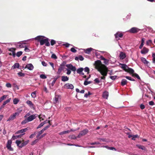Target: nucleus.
Listing matches in <instances>:
<instances>
[{
    "mask_svg": "<svg viewBox=\"0 0 155 155\" xmlns=\"http://www.w3.org/2000/svg\"><path fill=\"white\" fill-rule=\"evenodd\" d=\"M127 81L126 80L124 79H122L121 82V85L123 86L127 84Z\"/></svg>",
    "mask_w": 155,
    "mask_h": 155,
    "instance_id": "32",
    "label": "nucleus"
},
{
    "mask_svg": "<svg viewBox=\"0 0 155 155\" xmlns=\"http://www.w3.org/2000/svg\"><path fill=\"white\" fill-rule=\"evenodd\" d=\"M56 43V41L54 40H51V45L52 46L54 45Z\"/></svg>",
    "mask_w": 155,
    "mask_h": 155,
    "instance_id": "51",
    "label": "nucleus"
},
{
    "mask_svg": "<svg viewBox=\"0 0 155 155\" xmlns=\"http://www.w3.org/2000/svg\"><path fill=\"white\" fill-rule=\"evenodd\" d=\"M125 77L127 79L129 80L130 81H134V79H132L129 76H125Z\"/></svg>",
    "mask_w": 155,
    "mask_h": 155,
    "instance_id": "49",
    "label": "nucleus"
},
{
    "mask_svg": "<svg viewBox=\"0 0 155 155\" xmlns=\"http://www.w3.org/2000/svg\"><path fill=\"white\" fill-rule=\"evenodd\" d=\"M88 132V130L87 129H85L83 130L80 132L78 136V137H80L83 136L84 135H85Z\"/></svg>",
    "mask_w": 155,
    "mask_h": 155,
    "instance_id": "9",
    "label": "nucleus"
},
{
    "mask_svg": "<svg viewBox=\"0 0 155 155\" xmlns=\"http://www.w3.org/2000/svg\"><path fill=\"white\" fill-rule=\"evenodd\" d=\"M19 67V63H15L12 67V68L15 69L16 68H18Z\"/></svg>",
    "mask_w": 155,
    "mask_h": 155,
    "instance_id": "34",
    "label": "nucleus"
},
{
    "mask_svg": "<svg viewBox=\"0 0 155 155\" xmlns=\"http://www.w3.org/2000/svg\"><path fill=\"white\" fill-rule=\"evenodd\" d=\"M152 43V41L151 40H149L146 41V44L147 45H150Z\"/></svg>",
    "mask_w": 155,
    "mask_h": 155,
    "instance_id": "38",
    "label": "nucleus"
},
{
    "mask_svg": "<svg viewBox=\"0 0 155 155\" xmlns=\"http://www.w3.org/2000/svg\"><path fill=\"white\" fill-rule=\"evenodd\" d=\"M28 119L27 118L26 119L22 121L21 122V124L23 125L25 124L26 123L29 122V121H28Z\"/></svg>",
    "mask_w": 155,
    "mask_h": 155,
    "instance_id": "40",
    "label": "nucleus"
},
{
    "mask_svg": "<svg viewBox=\"0 0 155 155\" xmlns=\"http://www.w3.org/2000/svg\"><path fill=\"white\" fill-rule=\"evenodd\" d=\"M83 68H80L78 69L77 71V73L78 74H80L83 71Z\"/></svg>",
    "mask_w": 155,
    "mask_h": 155,
    "instance_id": "35",
    "label": "nucleus"
},
{
    "mask_svg": "<svg viewBox=\"0 0 155 155\" xmlns=\"http://www.w3.org/2000/svg\"><path fill=\"white\" fill-rule=\"evenodd\" d=\"M16 116H17V115L15 114V113H14L12 115L10 116L8 119L7 120V121H8L13 120L15 118Z\"/></svg>",
    "mask_w": 155,
    "mask_h": 155,
    "instance_id": "17",
    "label": "nucleus"
},
{
    "mask_svg": "<svg viewBox=\"0 0 155 155\" xmlns=\"http://www.w3.org/2000/svg\"><path fill=\"white\" fill-rule=\"evenodd\" d=\"M63 45L65 46L66 47H68L70 45H71L68 43H66L65 44H63Z\"/></svg>",
    "mask_w": 155,
    "mask_h": 155,
    "instance_id": "64",
    "label": "nucleus"
},
{
    "mask_svg": "<svg viewBox=\"0 0 155 155\" xmlns=\"http://www.w3.org/2000/svg\"><path fill=\"white\" fill-rule=\"evenodd\" d=\"M104 147H106V148H107L108 149H110V150H116V149L115 148H114V147H108L107 146H104Z\"/></svg>",
    "mask_w": 155,
    "mask_h": 155,
    "instance_id": "47",
    "label": "nucleus"
},
{
    "mask_svg": "<svg viewBox=\"0 0 155 155\" xmlns=\"http://www.w3.org/2000/svg\"><path fill=\"white\" fill-rule=\"evenodd\" d=\"M7 95H4L0 98V102L5 99L7 97Z\"/></svg>",
    "mask_w": 155,
    "mask_h": 155,
    "instance_id": "39",
    "label": "nucleus"
},
{
    "mask_svg": "<svg viewBox=\"0 0 155 155\" xmlns=\"http://www.w3.org/2000/svg\"><path fill=\"white\" fill-rule=\"evenodd\" d=\"M61 99V97L59 95H55L53 99V103L54 104L58 103Z\"/></svg>",
    "mask_w": 155,
    "mask_h": 155,
    "instance_id": "5",
    "label": "nucleus"
},
{
    "mask_svg": "<svg viewBox=\"0 0 155 155\" xmlns=\"http://www.w3.org/2000/svg\"><path fill=\"white\" fill-rule=\"evenodd\" d=\"M123 36V34L121 33H120L119 32H117L115 34V37L117 40L119 39V38H122Z\"/></svg>",
    "mask_w": 155,
    "mask_h": 155,
    "instance_id": "16",
    "label": "nucleus"
},
{
    "mask_svg": "<svg viewBox=\"0 0 155 155\" xmlns=\"http://www.w3.org/2000/svg\"><path fill=\"white\" fill-rule=\"evenodd\" d=\"M19 101V100L18 98H15L13 100V103L15 104H17Z\"/></svg>",
    "mask_w": 155,
    "mask_h": 155,
    "instance_id": "37",
    "label": "nucleus"
},
{
    "mask_svg": "<svg viewBox=\"0 0 155 155\" xmlns=\"http://www.w3.org/2000/svg\"><path fill=\"white\" fill-rule=\"evenodd\" d=\"M64 88L67 89H72L74 88V87L73 84L70 83L66 84L64 86Z\"/></svg>",
    "mask_w": 155,
    "mask_h": 155,
    "instance_id": "10",
    "label": "nucleus"
},
{
    "mask_svg": "<svg viewBox=\"0 0 155 155\" xmlns=\"http://www.w3.org/2000/svg\"><path fill=\"white\" fill-rule=\"evenodd\" d=\"M137 147L140 149H141L142 150H146V148L143 146L140 145H137Z\"/></svg>",
    "mask_w": 155,
    "mask_h": 155,
    "instance_id": "31",
    "label": "nucleus"
},
{
    "mask_svg": "<svg viewBox=\"0 0 155 155\" xmlns=\"http://www.w3.org/2000/svg\"><path fill=\"white\" fill-rule=\"evenodd\" d=\"M12 142L11 140H8L6 144V147L9 151H12L13 150V148L11 147V144Z\"/></svg>",
    "mask_w": 155,
    "mask_h": 155,
    "instance_id": "4",
    "label": "nucleus"
},
{
    "mask_svg": "<svg viewBox=\"0 0 155 155\" xmlns=\"http://www.w3.org/2000/svg\"><path fill=\"white\" fill-rule=\"evenodd\" d=\"M18 75L20 77L24 76L25 75L24 73H23L21 72H19L18 73Z\"/></svg>",
    "mask_w": 155,
    "mask_h": 155,
    "instance_id": "53",
    "label": "nucleus"
},
{
    "mask_svg": "<svg viewBox=\"0 0 155 155\" xmlns=\"http://www.w3.org/2000/svg\"><path fill=\"white\" fill-rule=\"evenodd\" d=\"M94 64L95 68L102 75V76L100 77L101 80H105L107 73L108 69L107 68L105 65L102 64L101 61L100 60L96 61L95 62Z\"/></svg>",
    "mask_w": 155,
    "mask_h": 155,
    "instance_id": "1",
    "label": "nucleus"
},
{
    "mask_svg": "<svg viewBox=\"0 0 155 155\" xmlns=\"http://www.w3.org/2000/svg\"><path fill=\"white\" fill-rule=\"evenodd\" d=\"M94 81L96 83H99L100 82V81L98 78H96V79H95V80H94Z\"/></svg>",
    "mask_w": 155,
    "mask_h": 155,
    "instance_id": "62",
    "label": "nucleus"
},
{
    "mask_svg": "<svg viewBox=\"0 0 155 155\" xmlns=\"http://www.w3.org/2000/svg\"><path fill=\"white\" fill-rule=\"evenodd\" d=\"M127 71L130 73H133L134 72V71L132 69L129 68Z\"/></svg>",
    "mask_w": 155,
    "mask_h": 155,
    "instance_id": "46",
    "label": "nucleus"
},
{
    "mask_svg": "<svg viewBox=\"0 0 155 155\" xmlns=\"http://www.w3.org/2000/svg\"><path fill=\"white\" fill-rule=\"evenodd\" d=\"M84 71L85 72H87V74H88L89 72V69L88 68L86 67L84 68Z\"/></svg>",
    "mask_w": 155,
    "mask_h": 155,
    "instance_id": "54",
    "label": "nucleus"
},
{
    "mask_svg": "<svg viewBox=\"0 0 155 155\" xmlns=\"http://www.w3.org/2000/svg\"><path fill=\"white\" fill-rule=\"evenodd\" d=\"M61 78V81L63 82L67 81L69 80L68 77L66 76H62Z\"/></svg>",
    "mask_w": 155,
    "mask_h": 155,
    "instance_id": "22",
    "label": "nucleus"
},
{
    "mask_svg": "<svg viewBox=\"0 0 155 155\" xmlns=\"http://www.w3.org/2000/svg\"><path fill=\"white\" fill-rule=\"evenodd\" d=\"M64 66L63 64H61L57 72V73L60 74L61 72L64 69Z\"/></svg>",
    "mask_w": 155,
    "mask_h": 155,
    "instance_id": "19",
    "label": "nucleus"
},
{
    "mask_svg": "<svg viewBox=\"0 0 155 155\" xmlns=\"http://www.w3.org/2000/svg\"><path fill=\"white\" fill-rule=\"evenodd\" d=\"M140 30V29L136 27H133L131 28L128 31L130 33H134L139 32Z\"/></svg>",
    "mask_w": 155,
    "mask_h": 155,
    "instance_id": "8",
    "label": "nucleus"
},
{
    "mask_svg": "<svg viewBox=\"0 0 155 155\" xmlns=\"http://www.w3.org/2000/svg\"><path fill=\"white\" fill-rule=\"evenodd\" d=\"M38 116V115L37 114L30 115L27 117L28 121H29V122L35 119Z\"/></svg>",
    "mask_w": 155,
    "mask_h": 155,
    "instance_id": "7",
    "label": "nucleus"
},
{
    "mask_svg": "<svg viewBox=\"0 0 155 155\" xmlns=\"http://www.w3.org/2000/svg\"><path fill=\"white\" fill-rule=\"evenodd\" d=\"M71 51L74 53H75L77 52V50L74 48H71Z\"/></svg>",
    "mask_w": 155,
    "mask_h": 155,
    "instance_id": "59",
    "label": "nucleus"
},
{
    "mask_svg": "<svg viewBox=\"0 0 155 155\" xmlns=\"http://www.w3.org/2000/svg\"><path fill=\"white\" fill-rule=\"evenodd\" d=\"M29 141L28 140H27L24 142L23 143H22L20 146V147L22 148L24 146L27 145L29 142Z\"/></svg>",
    "mask_w": 155,
    "mask_h": 155,
    "instance_id": "26",
    "label": "nucleus"
},
{
    "mask_svg": "<svg viewBox=\"0 0 155 155\" xmlns=\"http://www.w3.org/2000/svg\"><path fill=\"white\" fill-rule=\"evenodd\" d=\"M43 132H44V131L42 130L41 131L38 132V134L36 136L37 138L39 139L41 136V134Z\"/></svg>",
    "mask_w": 155,
    "mask_h": 155,
    "instance_id": "29",
    "label": "nucleus"
},
{
    "mask_svg": "<svg viewBox=\"0 0 155 155\" xmlns=\"http://www.w3.org/2000/svg\"><path fill=\"white\" fill-rule=\"evenodd\" d=\"M26 103L31 109H35L34 105L31 101L28 100L26 101Z\"/></svg>",
    "mask_w": 155,
    "mask_h": 155,
    "instance_id": "14",
    "label": "nucleus"
},
{
    "mask_svg": "<svg viewBox=\"0 0 155 155\" xmlns=\"http://www.w3.org/2000/svg\"><path fill=\"white\" fill-rule=\"evenodd\" d=\"M21 135H18L14 136L13 135L12 138V140H15L17 138H18L19 137H21Z\"/></svg>",
    "mask_w": 155,
    "mask_h": 155,
    "instance_id": "33",
    "label": "nucleus"
},
{
    "mask_svg": "<svg viewBox=\"0 0 155 155\" xmlns=\"http://www.w3.org/2000/svg\"><path fill=\"white\" fill-rule=\"evenodd\" d=\"M51 124H49V125H48L46 126L44 128H43L42 130L44 132L45 130H46L47 129H48L50 126Z\"/></svg>",
    "mask_w": 155,
    "mask_h": 155,
    "instance_id": "48",
    "label": "nucleus"
},
{
    "mask_svg": "<svg viewBox=\"0 0 155 155\" xmlns=\"http://www.w3.org/2000/svg\"><path fill=\"white\" fill-rule=\"evenodd\" d=\"M37 133V132H35L33 134H32L29 136L30 138H32L34 137Z\"/></svg>",
    "mask_w": 155,
    "mask_h": 155,
    "instance_id": "41",
    "label": "nucleus"
},
{
    "mask_svg": "<svg viewBox=\"0 0 155 155\" xmlns=\"http://www.w3.org/2000/svg\"><path fill=\"white\" fill-rule=\"evenodd\" d=\"M138 137V136L137 135H133L132 136V139L133 140H135L136 138H137Z\"/></svg>",
    "mask_w": 155,
    "mask_h": 155,
    "instance_id": "58",
    "label": "nucleus"
},
{
    "mask_svg": "<svg viewBox=\"0 0 155 155\" xmlns=\"http://www.w3.org/2000/svg\"><path fill=\"white\" fill-rule=\"evenodd\" d=\"M34 39L39 41L40 44L41 45H43L45 44L47 46H49L50 45L49 42L48 41V38H45L44 36H38L32 39V40Z\"/></svg>",
    "mask_w": 155,
    "mask_h": 155,
    "instance_id": "2",
    "label": "nucleus"
},
{
    "mask_svg": "<svg viewBox=\"0 0 155 155\" xmlns=\"http://www.w3.org/2000/svg\"><path fill=\"white\" fill-rule=\"evenodd\" d=\"M93 49L92 48H89L87 49H84L83 50L84 51V52L86 54H89L92 51Z\"/></svg>",
    "mask_w": 155,
    "mask_h": 155,
    "instance_id": "20",
    "label": "nucleus"
},
{
    "mask_svg": "<svg viewBox=\"0 0 155 155\" xmlns=\"http://www.w3.org/2000/svg\"><path fill=\"white\" fill-rule=\"evenodd\" d=\"M31 96L32 97L35 98L36 96V91H35L31 93Z\"/></svg>",
    "mask_w": 155,
    "mask_h": 155,
    "instance_id": "36",
    "label": "nucleus"
},
{
    "mask_svg": "<svg viewBox=\"0 0 155 155\" xmlns=\"http://www.w3.org/2000/svg\"><path fill=\"white\" fill-rule=\"evenodd\" d=\"M75 60H78L82 61L84 59V58L81 55H79L78 57H76L75 58Z\"/></svg>",
    "mask_w": 155,
    "mask_h": 155,
    "instance_id": "25",
    "label": "nucleus"
},
{
    "mask_svg": "<svg viewBox=\"0 0 155 155\" xmlns=\"http://www.w3.org/2000/svg\"><path fill=\"white\" fill-rule=\"evenodd\" d=\"M11 100V98H10L8 99L6 101H5L3 103L2 107H4L5 105L7 104Z\"/></svg>",
    "mask_w": 155,
    "mask_h": 155,
    "instance_id": "30",
    "label": "nucleus"
},
{
    "mask_svg": "<svg viewBox=\"0 0 155 155\" xmlns=\"http://www.w3.org/2000/svg\"><path fill=\"white\" fill-rule=\"evenodd\" d=\"M87 80H86L84 82V84L85 85H87L89 84H90L91 83V81H87Z\"/></svg>",
    "mask_w": 155,
    "mask_h": 155,
    "instance_id": "44",
    "label": "nucleus"
},
{
    "mask_svg": "<svg viewBox=\"0 0 155 155\" xmlns=\"http://www.w3.org/2000/svg\"><path fill=\"white\" fill-rule=\"evenodd\" d=\"M28 130L27 128L22 129L21 130H18L15 133V134H21L19 135H21L22 137L25 134V132L26 131Z\"/></svg>",
    "mask_w": 155,
    "mask_h": 155,
    "instance_id": "6",
    "label": "nucleus"
},
{
    "mask_svg": "<svg viewBox=\"0 0 155 155\" xmlns=\"http://www.w3.org/2000/svg\"><path fill=\"white\" fill-rule=\"evenodd\" d=\"M27 68L29 70L32 71L34 67L32 64L30 63L26 65L25 68Z\"/></svg>",
    "mask_w": 155,
    "mask_h": 155,
    "instance_id": "11",
    "label": "nucleus"
},
{
    "mask_svg": "<svg viewBox=\"0 0 155 155\" xmlns=\"http://www.w3.org/2000/svg\"><path fill=\"white\" fill-rule=\"evenodd\" d=\"M44 125V123H41L37 127V129H38L42 127Z\"/></svg>",
    "mask_w": 155,
    "mask_h": 155,
    "instance_id": "60",
    "label": "nucleus"
},
{
    "mask_svg": "<svg viewBox=\"0 0 155 155\" xmlns=\"http://www.w3.org/2000/svg\"><path fill=\"white\" fill-rule=\"evenodd\" d=\"M149 50L146 47H144L143 49L141 51L140 53L142 54H146L149 51Z\"/></svg>",
    "mask_w": 155,
    "mask_h": 155,
    "instance_id": "13",
    "label": "nucleus"
},
{
    "mask_svg": "<svg viewBox=\"0 0 155 155\" xmlns=\"http://www.w3.org/2000/svg\"><path fill=\"white\" fill-rule=\"evenodd\" d=\"M44 91L46 93H48V91L45 86H44Z\"/></svg>",
    "mask_w": 155,
    "mask_h": 155,
    "instance_id": "61",
    "label": "nucleus"
},
{
    "mask_svg": "<svg viewBox=\"0 0 155 155\" xmlns=\"http://www.w3.org/2000/svg\"><path fill=\"white\" fill-rule=\"evenodd\" d=\"M51 58H52L54 59H57V56L56 55L54 54H52L51 56Z\"/></svg>",
    "mask_w": 155,
    "mask_h": 155,
    "instance_id": "55",
    "label": "nucleus"
},
{
    "mask_svg": "<svg viewBox=\"0 0 155 155\" xmlns=\"http://www.w3.org/2000/svg\"><path fill=\"white\" fill-rule=\"evenodd\" d=\"M108 94V92L107 91H105L103 93V97L104 98L107 99Z\"/></svg>",
    "mask_w": 155,
    "mask_h": 155,
    "instance_id": "21",
    "label": "nucleus"
},
{
    "mask_svg": "<svg viewBox=\"0 0 155 155\" xmlns=\"http://www.w3.org/2000/svg\"><path fill=\"white\" fill-rule=\"evenodd\" d=\"M21 141L18 140H17L16 141V143L17 144V146L19 147H20V144L21 143Z\"/></svg>",
    "mask_w": 155,
    "mask_h": 155,
    "instance_id": "42",
    "label": "nucleus"
},
{
    "mask_svg": "<svg viewBox=\"0 0 155 155\" xmlns=\"http://www.w3.org/2000/svg\"><path fill=\"white\" fill-rule=\"evenodd\" d=\"M121 68L125 71H127L128 68V67L125 64H120Z\"/></svg>",
    "mask_w": 155,
    "mask_h": 155,
    "instance_id": "24",
    "label": "nucleus"
},
{
    "mask_svg": "<svg viewBox=\"0 0 155 155\" xmlns=\"http://www.w3.org/2000/svg\"><path fill=\"white\" fill-rule=\"evenodd\" d=\"M22 52L21 51L18 52L16 54V56L18 57H19L22 55Z\"/></svg>",
    "mask_w": 155,
    "mask_h": 155,
    "instance_id": "45",
    "label": "nucleus"
},
{
    "mask_svg": "<svg viewBox=\"0 0 155 155\" xmlns=\"http://www.w3.org/2000/svg\"><path fill=\"white\" fill-rule=\"evenodd\" d=\"M117 76L116 75L113 76H110V78L112 80H114L117 78Z\"/></svg>",
    "mask_w": 155,
    "mask_h": 155,
    "instance_id": "57",
    "label": "nucleus"
},
{
    "mask_svg": "<svg viewBox=\"0 0 155 155\" xmlns=\"http://www.w3.org/2000/svg\"><path fill=\"white\" fill-rule=\"evenodd\" d=\"M152 57L153 58V63L155 64V54L153 53L152 54Z\"/></svg>",
    "mask_w": 155,
    "mask_h": 155,
    "instance_id": "52",
    "label": "nucleus"
},
{
    "mask_svg": "<svg viewBox=\"0 0 155 155\" xmlns=\"http://www.w3.org/2000/svg\"><path fill=\"white\" fill-rule=\"evenodd\" d=\"M141 60L142 62L145 64H148L149 62L147 60L144 58L141 57Z\"/></svg>",
    "mask_w": 155,
    "mask_h": 155,
    "instance_id": "23",
    "label": "nucleus"
},
{
    "mask_svg": "<svg viewBox=\"0 0 155 155\" xmlns=\"http://www.w3.org/2000/svg\"><path fill=\"white\" fill-rule=\"evenodd\" d=\"M40 78L43 79H45L47 78L46 76L44 74H41L40 76Z\"/></svg>",
    "mask_w": 155,
    "mask_h": 155,
    "instance_id": "43",
    "label": "nucleus"
},
{
    "mask_svg": "<svg viewBox=\"0 0 155 155\" xmlns=\"http://www.w3.org/2000/svg\"><path fill=\"white\" fill-rule=\"evenodd\" d=\"M22 111V110L18 109L17 110V112L15 113V114H16L17 115H19L20 113Z\"/></svg>",
    "mask_w": 155,
    "mask_h": 155,
    "instance_id": "56",
    "label": "nucleus"
},
{
    "mask_svg": "<svg viewBox=\"0 0 155 155\" xmlns=\"http://www.w3.org/2000/svg\"><path fill=\"white\" fill-rule=\"evenodd\" d=\"M38 117L40 120V121H41V120H44L45 118V117L44 115L42 114H40L39 116Z\"/></svg>",
    "mask_w": 155,
    "mask_h": 155,
    "instance_id": "28",
    "label": "nucleus"
},
{
    "mask_svg": "<svg viewBox=\"0 0 155 155\" xmlns=\"http://www.w3.org/2000/svg\"><path fill=\"white\" fill-rule=\"evenodd\" d=\"M119 56L120 59H123L126 58V55L125 53L124 52H120Z\"/></svg>",
    "mask_w": 155,
    "mask_h": 155,
    "instance_id": "18",
    "label": "nucleus"
},
{
    "mask_svg": "<svg viewBox=\"0 0 155 155\" xmlns=\"http://www.w3.org/2000/svg\"><path fill=\"white\" fill-rule=\"evenodd\" d=\"M38 138L37 139L35 140L32 142L31 144L32 145H34V144L38 142Z\"/></svg>",
    "mask_w": 155,
    "mask_h": 155,
    "instance_id": "50",
    "label": "nucleus"
},
{
    "mask_svg": "<svg viewBox=\"0 0 155 155\" xmlns=\"http://www.w3.org/2000/svg\"><path fill=\"white\" fill-rule=\"evenodd\" d=\"M25 44L23 43H19L17 45V46L20 48H23L25 47Z\"/></svg>",
    "mask_w": 155,
    "mask_h": 155,
    "instance_id": "27",
    "label": "nucleus"
},
{
    "mask_svg": "<svg viewBox=\"0 0 155 155\" xmlns=\"http://www.w3.org/2000/svg\"><path fill=\"white\" fill-rule=\"evenodd\" d=\"M66 67L67 68H66L67 71L66 74L68 75H69L71 73V71H76V68L75 67L73 66L71 64H67L66 65Z\"/></svg>",
    "mask_w": 155,
    "mask_h": 155,
    "instance_id": "3",
    "label": "nucleus"
},
{
    "mask_svg": "<svg viewBox=\"0 0 155 155\" xmlns=\"http://www.w3.org/2000/svg\"><path fill=\"white\" fill-rule=\"evenodd\" d=\"M15 49L13 48H8V51H10L12 52V53H10L9 54L10 55H12L14 57L15 56Z\"/></svg>",
    "mask_w": 155,
    "mask_h": 155,
    "instance_id": "15",
    "label": "nucleus"
},
{
    "mask_svg": "<svg viewBox=\"0 0 155 155\" xmlns=\"http://www.w3.org/2000/svg\"><path fill=\"white\" fill-rule=\"evenodd\" d=\"M6 86L7 87H12L11 84L9 83H7L6 84Z\"/></svg>",
    "mask_w": 155,
    "mask_h": 155,
    "instance_id": "63",
    "label": "nucleus"
},
{
    "mask_svg": "<svg viewBox=\"0 0 155 155\" xmlns=\"http://www.w3.org/2000/svg\"><path fill=\"white\" fill-rule=\"evenodd\" d=\"M79 129V128H77V129H76V130H73V129H71L70 130H67V131H64L62 132H60V133H59V134L60 135H63V134H68V133H69L71 131H75V130H78V129Z\"/></svg>",
    "mask_w": 155,
    "mask_h": 155,
    "instance_id": "12",
    "label": "nucleus"
}]
</instances>
